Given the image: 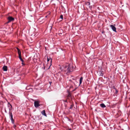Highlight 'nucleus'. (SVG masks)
Listing matches in <instances>:
<instances>
[{
	"label": "nucleus",
	"instance_id": "f257e3e1",
	"mask_svg": "<svg viewBox=\"0 0 130 130\" xmlns=\"http://www.w3.org/2000/svg\"><path fill=\"white\" fill-rule=\"evenodd\" d=\"M63 67L65 73L68 75L74 70V67L72 64H67L64 66Z\"/></svg>",
	"mask_w": 130,
	"mask_h": 130
},
{
	"label": "nucleus",
	"instance_id": "f03ea898",
	"mask_svg": "<svg viewBox=\"0 0 130 130\" xmlns=\"http://www.w3.org/2000/svg\"><path fill=\"white\" fill-rule=\"evenodd\" d=\"M18 50V53L19 55V58L21 60V61L23 62L24 61L23 59H22L21 55V52L20 50L18 48H17Z\"/></svg>",
	"mask_w": 130,
	"mask_h": 130
},
{
	"label": "nucleus",
	"instance_id": "7ed1b4c3",
	"mask_svg": "<svg viewBox=\"0 0 130 130\" xmlns=\"http://www.w3.org/2000/svg\"><path fill=\"white\" fill-rule=\"evenodd\" d=\"M40 102L39 101H35L34 102V106L36 108H37L41 105L39 104Z\"/></svg>",
	"mask_w": 130,
	"mask_h": 130
},
{
	"label": "nucleus",
	"instance_id": "20e7f679",
	"mask_svg": "<svg viewBox=\"0 0 130 130\" xmlns=\"http://www.w3.org/2000/svg\"><path fill=\"white\" fill-rule=\"evenodd\" d=\"M85 5L87 6V7H89L91 9L92 8V7L91 6H90V3L88 2H85Z\"/></svg>",
	"mask_w": 130,
	"mask_h": 130
},
{
	"label": "nucleus",
	"instance_id": "39448f33",
	"mask_svg": "<svg viewBox=\"0 0 130 130\" xmlns=\"http://www.w3.org/2000/svg\"><path fill=\"white\" fill-rule=\"evenodd\" d=\"M8 21L7 22V23H8L11 21L14 20V18L11 17H9L8 18Z\"/></svg>",
	"mask_w": 130,
	"mask_h": 130
},
{
	"label": "nucleus",
	"instance_id": "423d86ee",
	"mask_svg": "<svg viewBox=\"0 0 130 130\" xmlns=\"http://www.w3.org/2000/svg\"><path fill=\"white\" fill-rule=\"evenodd\" d=\"M115 25H110V27L111 28L113 31L116 32V29L115 26Z\"/></svg>",
	"mask_w": 130,
	"mask_h": 130
},
{
	"label": "nucleus",
	"instance_id": "0eeeda50",
	"mask_svg": "<svg viewBox=\"0 0 130 130\" xmlns=\"http://www.w3.org/2000/svg\"><path fill=\"white\" fill-rule=\"evenodd\" d=\"M41 113L45 116H46V114L45 113V110H44L42 111L41 112Z\"/></svg>",
	"mask_w": 130,
	"mask_h": 130
},
{
	"label": "nucleus",
	"instance_id": "6e6552de",
	"mask_svg": "<svg viewBox=\"0 0 130 130\" xmlns=\"http://www.w3.org/2000/svg\"><path fill=\"white\" fill-rule=\"evenodd\" d=\"M3 69L4 71H7V67L6 66H4L3 67Z\"/></svg>",
	"mask_w": 130,
	"mask_h": 130
},
{
	"label": "nucleus",
	"instance_id": "1a4fd4ad",
	"mask_svg": "<svg viewBox=\"0 0 130 130\" xmlns=\"http://www.w3.org/2000/svg\"><path fill=\"white\" fill-rule=\"evenodd\" d=\"M103 72L102 71V70L101 71V70H100L99 71V75L100 76H103Z\"/></svg>",
	"mask_w": 130,
	"mask_h": 130
},
{
	"label": "nucleus",
	"instance_id": "9d476101",
	"mask_svg": "<svg viewBox=\"0 0 130 130\" xmlns=\"http://www.w3.org/2000/svg\"><path fill=\"white\" fill-rule=\"evenodd\" d=\"M83 79V77H81L79 79V85H80L82 83V81Z\"/></svg>",
	"mask_w": 130,
	"mask_h": 130
},
{
	"label": "nucleus",
	"instance_id": "9b49d317",
	"mask_svg": "<svg viewBox=\"0 0 130 130\" xmlns=\"http://www.w3.org/2000/svg\"><path fill=\"white\" fill-rule=\"evenodd\" d=\"M100 106L101 107L103 108L105 107H106L105 105L103 103H102L101 104H100Z\"/></svg>",
	"mask_w": 130,
	"mask_h": 130
},
{
	"label": "nucleus",
	"instance_id": "f8f14e48",
	"mask_svg": "<svg viewBox=\"0 0 130 130\" xmlns=\"http://www.w3.org/2000/svg\"><path fill=\"white\" fill-rule=\"evenodd\" d=\"M9 115L10 118L13 117L12 114L11 112H9Z\"/></svg>",
	"mask_w": 130,
	"mask_h": 130
},
{
	"label": "nucleus",
	"instance_id": "ddd939ff",
	"mask_svg": "<svg viewBox=\"0 0 130 130\" xmlns=\"http://www.w3.org/2000/svg\"><path fill=\"white\" fill-rule=\"evenodd\" d=\"M65 118H66L67 119H68V121L70 122H71L72 123V122L73 120H71L70 119H69L68 117H65Z\"/></svg>",
	"mask_w": 130,
	"mask_h": 130
},
{
	"label": "nucleus",
	"instance_id": "4468645a",
	"mask_svg": "<svg viewBox=\"0 0 130 130\" xmlns=\"http://www.w3.org/2000/svg\"><path fill=\"white\" fill-rule=\"evenodd\" d=\"M67 97L70 98L71 99V94L69 92L68 93V94L67 96Z\"/></svg>",
	"mask_w": 130,
	"mask_h": 130
},
{
	"label": "nucleus",
	"instance_id": "2eb2a0df",
	"mask_svg": "<svg viewBox=\"0 0 130 130\" xmlns=\"http://www.w3.org/2000/svg\"><path fill=\"white\" fill-rule=\"evenodd\" d=\"M113 88L114 89H115V90H116V92H115V93L116 94H117L118 93V91L117 90V89H116L115 87H113Z\"/></svg>",
	"mask_w": 130,
	"mask_h": 130
},
{
	"label": "nucleus",
	"instance_id": "dca6fc26",
	"mask_svg": "<svg viewBox=\"0 0 130 130\" xmlns=\"http://www.w3.org/2000/svg\"><path fill=\"white\" fill-rule=\"evenodd\" d=\"M11 120V122L13 124H14V119H12V120Z\"/></svg>",
	"mask_w": 130,
	"mask_h": 130
},
{
	"label": "nucleus",
	"instance_id": "f3484780",
	"mask_svg": "<svg viewBox=\"0 0 130 130\" xmlns=\"http://www.w3.org/2000/svg\"><path fill=\"white\" fill-rule=\"evenodd\" d=\"M62 101H63V102H66L67 103H68V102L67 99H66V100H62Z\"/></svg>",
	"mask_w": 130,
	"mask_h": 130
},
{
	"label": "nucleus",
	"instance_id": "a211bd4d",
	"mask_svg": "<svg viewBox=\"0 0 130 130\" xmlns=\"http://www.w3.org/2000/svg\"><path fill=\"white\" fill-rule=\"evenodd\" d=\"M11 106V107H10L9 108V112H10V110L12 109V106Z\"/></svg>",
	"mask_w": 130,
	"mask_h": 130
},
{
	"label": "nucleus",
	"instance_id": "6ab92c4d",
	"mask_svg": "<svg viewBox=\"0 0 130 130\" xmlns=\"http://www.w3.org/2000/svg\"><path fill=\"white\" fill-rule=\"evenodd\" d=\"M11 106L12 105L10 104L9 103V102H8V107H9V106Z\"/></svg>",
	"mask_w": 130,
	"mask_h": 130
},
{
	"label": "nucleus",
	"instance_id": "aec40b11",
	"mask_svg": "<svg viewBox=\"0 0 130 130\" xmlns=\"http://www.w3.org/2000/svg\"><path fill=\"white\" fill-rule=\"evenodd\" d=\"M60 18L61 19H63V15H61L60 16Z\"/></svg>",
	"mask_w": 130,
	"mask_h": 130
},
{
	"label": "nucleus",
	"instance_id": "412c9836",
	"mask_svg": "<svg viewBox=\"0 0 130 130\" xmlns=\"http://www.w3.org/2000/svg\"><path fill=\"white\" fill-rule=\"evenodd\" d=\"M73 105H70V109H71L72 108H73Z\"/></svg>",
	"mask_w": 130,
	"mask_h": 130
},
{
	"label": "nucleus",
	"instance_id": "4be33fe9",
	"mask_svg": "<svg viewBox=\"0 0 130 130\" xmlns=\"http://www.w3.org/2000/svg\"><path fill=\"white\" fill-rule=\"evenodd\" d=\"M70 98L69 97H68L67 96V100H69V101H70Z\"/></svg>",
	"mask_w": 130,
	"mask_h": 130
},
{
	"label": "nucleus",
	"instance_id": "5701e85b",
	"mask_svg": "<svg viewBox=\"0 0 130 130\" xmlns=\"http://www.w3.org/2000/svg\"><path fill=\"white\" fill-rule=\"evenodd\" d=\"M16 127V126L14 124V126H13V127L14 128H15V127Z\"/></svg>",
	"mask_w": 130,
	"mask_h": 130
},
{
	"label": "nucleus",
	"instance_id": "b1692460",
	"mask_svg": "<svg viewBox=\"0 0 130 130\" xmlns=\"http://www.w3.org/2000/svg\"><path fill=\"white\" fill-rule=\"evenodd\" d=\"M50 60V59H49V58H47V61H49Z\"/></svg>",
	"mask_w": 130,
	"mask_h": 130
},
{
	"label": "nucleus",
	"instance_id": "393cba45",
	"mask_svg": "<svg viewBox=\"0 0 130 130\" xmlns=\"http://www.w3.org/2000/svg\"><path fill=\"white\" fill-rule=\"evenodd\" d=\"M5 112L6 113H7V112L5 108Z\"/></svg>",
	"mask_w": 130,
	"mask_h": 130
},
{
	"label": "nucleus",
	"instance_id": "a878e982",
	"mask_svg": "<svg viewBox=\"0 0 130 130\" xmlns=\"http://www.w3.org/2000/svg\"><path fill=\"white\" fill-rule=\"evenodd\" d=\"M10 118V119L11 120L12 119H13V117H12Z\"/></svg>",
	"mask_w": 130,
	"mask_h": 130
},
{
	"label": "nucleus",
	"instance_id": "bb28decb",
	"mask_svg": "<svg viewBox=\"0 0 130 130\" xmlns=\"http://www.w3.org/2000/svg\"><path fill=\"white\" fill-rule=\"evenodd\" d=\"M76 88H75V89H74L73 90V91H75V90H76Z\"/></svg>",
	"mask_w": 130,
	"mask_h": 130
},
{
	"label": "nucleus",
	"instance_id": "cd10ccee",
	"mask_svg": "<svg viewBox=\"0 0 130 130\" xmlns=\"http://www.w3.org/2000/svg\"><path fill=\"white\" fill-rule=\"evenodd\" d=\"M51 83H52V82H49V83L50 84V85L51 84Z\"/></svg>",
	"mask_w": 130,
	"mask_h": 130
},
{
	"label": "nucleus",
	"instance_id": "c85d7f7f",
	"mask_svg": "<svg viewBox=\"0 0 130 130\" xmlns=\"http://www.w3.org/2000/svg\"><path fill=\"white\" fill-rule=\"evenodd\" d=\"M22 64H24H24L23 62H22Z\"/></svg>",
	"mask_w": 130,
	"mask_h": 130
},
{
	"label": "nucleus",
	"instance_id": "c756f323",
	"mask_svg": "<svg viewBox=\"0 0 130 130\" xmlns=\"http://www.w3.org/2000/svg\"><path fill=\"white\" fill-rule=\"evenodd\" d=\"M52 59H51V62H52Z\"/></svg>",
	"mask_w": 130,
	"mask_h": 130
},
{
	"label": "nucleus",
	"instance_id": "7c9ffc66",
	"mask_svg": "<svg viewBox=\"0 0 130 130\" xmlns=\"http://www.w3.org/2000/svg\"><path fill=\"white\" fill-rule=\"evenodd\" d=\"M27 88H28V87H27L26 89H28Z\"/></svg>",
	"mask_w": 130,
	"mask_h": 130
},
{
	"label": "nucleus",
	"instance_id": "2f4dec72",
	"mask_svg": "<svg viewBox=\"0 0 130 130\" xmlns=\"http://www.w3.org/2000/svg\"><path fill=\"white\" fill-rule=\"evenodd\" d=\"M70 130H71V129H70Z\"/></svg>",
	"mask_w": 130,
	"mask_h": 130
}]
</instances>
